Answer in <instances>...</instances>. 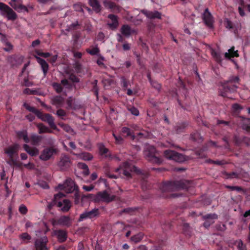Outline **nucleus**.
Here are the masks:
<instances>
[{"mask_svg": "<svg viewBox=\"0 0 250 250\" xmlns=\"http://www.w3.org/2000/svg\"><path fill=\"white\" fill-rule=\"evenodd\" d=\"M193 187V183L192 182L183 179L179 181L164 182L160 186V188L163 193V197L168 198L175 197L177 196L175 194H167V192L181 189L188 190Z\"/></svg>", "mask_w": 250, "mask_h": 250, "instance_id": "f257e3e1", "label": "nucleus"}, {"mask_svg": "<svg viewBox=\"0 0 250 250\" xmlns=\"http://www.w3.org/2000/svg\"><path fill=\"white\" fill-rule=\"evenodd\" d=\"M115 172L118 173L119 176L111 174L108 171H106L105 174L107 177L111 179H117L119 176L129 179L131 177V172H134L139 173L140 170L130 163L126 161L124 162L118 168H116Z\"/></svg>", "mask_w": 250, "mask_h": 250, "instance_id": "f03ea898", "label": "nucleus"}, {"mask_svg": "<svg viewBox=\"0 0 250 250\" xmlns=\"http://www.w3.org/2000/svg\"><path fill=\"white\" fill-rule=\"evenodd\" d=\"M240 79L238 76H231L222 84L220 95L224 97L230 98L229 94L235 93L238 88Z\"/></svg>", "mask_w": 250, "mask_h": 250, "instance_id": "7ed1b4c3", "label": "nucleus"}, {"mask_svg": "<svg viewBox=\"0 0 250 250\" xmlns=\"http://www.w3.org/2000/svg\"><path fill=\"white\" fill-rule=\"evenodd\" d=\"M23 105L27 110L34 113L42 121L47 122L52 129H57V126L54 123V118L52 115L48 113H43L35 107L30 106L26 103H24Z\"/></svg>", "mask_w": 250, "mask_h": 250, "instance_id": "20e7f679", "label": "nucleus"}, {"mask_svg": "<svg viewBox=\"0 0 250 250\" xmlns=\"http://www.w3.org/2000/svg\"><path fill=\"white\" fill-rule=\"evenodd\" d=\"M84 199L93 200L96 202L103 201L109 203L114 200L115 196H110L106 190H104L103 192H98L96 195L91 194L83 195L81 197L82 201Z\"/></svg>", "mask_w": 250, "mask_h": 250, "instance_id": "39448f33", "label": "nucleus"}, {"mask_svg": "<svg viewBox=\"0 0 250 250\" xmlns=\"http://www.w3.org/2000/svg\"><path fill=\"white\" fill-rule=\"evenodd\" d=\"M72 165V161L68 155L62 153L59 159L57 166L61 171H66Z\"/></svg>", "mask_w": 250, "mask_h": 250, "instance_id": "423d86ee", "label": "nucleus"}, {"mask_svg": "<svg viewBox=\"0 0 250 250\" xmlns=\"http://www.w3.org/2000/svg\"><path fill=\"white\" fill-rule=\"evenodd\" d=\"M100 215L99 208H94L89 211H85L80 214L78 219L79 222H82L86 219L95 220L98 218Z\"/></svg>", "mask_w": 250, "mask_h": 250, "instance_id": "0eeeda50", "label": "nucleus"}, {"mask_svg": "<svg viewBox=\"0 0 250 250\" xmlns=\"http://www.w3.org/2000/svg\"><path fill=\"white\" fill-rule=\"evenodd\" d=\"M9 4L18 12H29L34 8L33 5L25 6L23 5L22 0H11Z\"/></svg>", "mask_w": 250, "mask_h": 250, "instance_id": "6e6552de", "label": "nucleus"}, {"mask_svg": "<svg viewBox=\"0 0 250 250\" xmlns=\"http://www.w3.org/2000/svg\"><path fill=\"white\" fill-rule=\"evenodd\" d=\"M156 149L153 146H148L145 151V155L148 161L151 163L160 164L162 161L161 158L155 155Z\"/></svg>", "mask_w": 250, "mask_h": 250, "instance_id": "1a4fd4ad", "label": "nucleus"}, {"mask_svg": "<svg viewBox=\"0 0 250 250\" xmlns=\"http://www.w3.org/2000/svg\"><path fill=\"white\" fill-rule=\"evenodd\" d=\"M59 189L64 190L66 193H70L78 189V187L71 178L67 179L63 184L58 186Z\"/></svg>", "mask_w": 250, "mask_h": 250, "instance_id": "9d476101", "label": "nucleus"}, {"mask_svg": "<svg viewBox=\"0 0 250 250\" xmlns=\"http://www.w3.org/2000/svg\"><path fill=\"white\" fill-rule=\"evenodd\" d=\"M164 156L169 160H172L178 163H182L185 161V157L184 155L173 150H165L164 151Z\"/></svg>", "mask_w": 250, "mask_h": 250, "instance_id": "9b49d317", "label": "nucleus"}, {"mask_svg": "<svg viewBox=\"0 0 250 250\" xmlns=\"http://www.w3.org/2000/svg\"><path fill=\"white\" fill-rule=\"evenodd\" d=\"M58 152V149L53 147H45L42 151L39 158L42 161H48L51 158L53 155L57 154Z\"/></svg>", "mask_w": 250, "mask_h": 250, "instance_id": "f8f14e48", "label": "nucleus"}, {"mask_svg": "<svg viewBox=\"0 0 250 250\" xmlns=\"http://www.w3.org/2000/svg\"><path fill=\"white\" fill-rule=\"evenodd\" d=\"M47 243L48 239L45 236L37 239L35 242L36 250H48L46 246Z\"/></svg>", "mask_w": 250, "mask_h": 250, "instance_id": "ddd939ff", "label": "nucleus"}, {"mask_svg": "<svg viewBox=\"0 0 250 250\" xmlns=\"http://www.w3.org/2000/svg\"><path fill=\"white\" fill-rule=\"evenodd\" d=\"M203 218L205 220L203 226L206 228H208L214 223V220L217 219L218 216L215 213H210L204 215Z\"/></svg>", "mask_w": 250, "mask_h": 250, "instance_id": "4468645a", "label": "nucleus"}, {"mask_svg": "<svg viewBox=\"0 0 250 250\" xmlns=\"http://www.w3.org/2000/svg\"><path fill=\"white\" fill-rule=\"evenodd\" d=\"M224 24L227 28L233 29L235 31L238 30L241 28V23L236 20L234 21H231L228 19H226Z\"/></svg>", "mask_w": 250, "mask_h": 250, "instance_id": "2eb2a0df", "label": "nucleus"}, {"mask_svg": "<svg viewBox=\"0 0 250 250\" xmlns=\"http://www.w3.org/2000/svg\"><path fill=\"white\" fill-rule=\"evenodd\" d=\"M121 34L126 38H128L131 34H137V31L135 29H132L127 24H124L121 28Z\"/></svg>", "mask_w": 250, "mask_h": 250, "instance_id": "dca6fc26", "label": "nucleus"}, {"mask_svg": "<svg viewBox=\"0 0 250 250\" xmlns=\"http://www.w3.org/2000/svg\"><path fill=\"white\" fill-rule=\"evenodd\" d=\"M54 234L57 238L59 243L64 242L67 238V232L63 229H56L54 230Z\"/></svg>", "mask_w": 250, "mask_h": 250, "instance_id": "f3484780", "label": "nucleus"}, {"mask_svg": "<svg viewBox=\"0 0 250 250\" xmlns=\"http://www.w3.org/2000/svg\"><path fill=\"white\" fill-rule=\"evenodd\" d=\"M0 13L2 15L17 16L15 12L7 5L0 2Z\"/></svg>", "mask_w": 250, "mask_h": 250, "instance_id": "a211bd4d", "label": "nucleus"}, {"mask_svg": "<svg viewBox=\"0 0 250 250\" xmlns=\"http://www.w3.org/2000/svg\"><path fill=\"white\" fill-rule=\"evenodd\" d=\"M20 146L18 144H14L4 149V152L9 157H14L15 155H18Z\"/></svg>", "mask_w": 250, "mask_h": 250, "instance_id": "6ab92c4d", "label": "nucleus"}, {"mask_svg": "<svg viewBox=\"0 0 250 250\" xmlns=\"http://www.w3.org/2000/svg\"><path fill=\"white\" fill-rule=\"evenodd\" d=\"M56 204L57 206L61 208V211L63 212L69 211L71 207V203L68 199H63L62 201H59Z\"/></svg>", "mask_w": 250, "mask_h": 250, "instance_id": "aec40b11", "label": "nucleus"}, {"mask_svg": "<svg viewBox=\"0 0 250 250\" xmlns=\"http://www.w3.org/2000/svg\"><path fill=\"white\" fill-rule=\"evenodd\" d=\"M104 5L105 8L110 9L111 11L114 13H118L121 10V7L112 1L104 0Z\"/></svg>", "mask_w": 250, "mask_h": 250, "instance_id": "412c9836", "label": "nucleus"}, {"mask_svg": "<svg viewBox=\"0 0 250 250\" xmlns=\"http://www.w3.org/2000/svg\"><path fill=\"white\" fill-rule=\"evenodd\" d=\"M57 224L66 226L70 227L71 225L72 222L71 219L68 216L63 215L60 217L57 221Z\"/></svg>", "mask_w": 250, "mask_h": 250, "instance_id": "4be33fe9", "label": "nucleus"}, {"mask_svg": "<svg viewBox=\"0 0 250 250\" xmlns=\"http://www.w3.org/2000/svg\"><path fill=\"white\" fill-rule=\"evenodd\" d=\"M37 62L40 64L41 66L42 71L43 73V77H45L48 72L49 69V65L43 59L39 57H35Z\"/></svg>", "mask_w": 250, "mask_h": 250, "instance_id": "5701e85b", "label": "nucleus"}, {"mask_svg": "<svg viewBox=\"0 0 250 250\" xmlns=\"http://www.w3.org/2000/svg\"><path fill=\"white\" fill-rule=\"evenodd\" d=\"M148 18V29L150 31H153V30L155 31V28L157 27V24H155V22L157 21V20H159L161 19V17H147Z\"/></svg>", "mask_w": 250, "mask_h": 250, "instance_id": "b1692460", "label": "nucleus"}, {"mask_svg": "<svg viewBox=\"0 0 250 250\" xmlns=\"http://www.w3.org/2000/svg\"><path fill=\"white\" fill-rule=\"evenodd\" d=\"M188 125L187 122L177 123L174 126V131L177 134H180L185 132L186 127Z\"/></svg>", "mask_w": 250, "mask_h": 250, "instance_id": "393cba45", "label": "nucleus"}, {"mask_svg": "<svg viewBox=\"0 0 250 250\" xmlns=\"http://www.w3.org/2000/svg\"><path fill=\"white\" fill-rule=\"evenodd\" d=\"M24 150L30 156L34 157L38 155L39 154V150L36 147H32L27 144H24L23 145Z\"/></svg>", "mask_w": 250, "mask_h": 250, "instance_id": "a878e982", "label": "nucleus"}, {"mask_svg": "<svg viewBox=\"0 0 250 250\" xmlns=\"http://www.w3.org/2000/svg\"><path fill=\"white\" fill-rule=\"evenodd\" d=\"M109 20L107 21V25L112 30L116 29L119 25L118 17H108Z\"/></svg>", "mask_w": 250, "mask_h": 250, "instance_id": "bb28decb", "label": "nucleus"}, {"mask_svg": "<svg viewBox=\"0 0 250 250\" xmlns=\"http://www.w3.org/2000/svg\"><path fill=\"white\" fill-rule=\"evenodd\" d=\"M16 135L19 139H22L25 143L27 144L30 142V138L28 137V133L26 130L17 131Z\"/></svg>", "mask_w": 250, "mask_h": 250, "instance_id": "cd10ccee", "label": "nucleus"}, {"mask_svg": "<svg viewBox=\"0 0 250 250\" xmlns=\"http://www.w3.org/2000/svg\"><path fill=\"white\" fill-rule=\"evenodd\" d=\"M97 146L99 149V153L101 155H104L105 157L110 156V154H108L109 149L105 147V146L103 143H98Z\"/></svg>", "mask_w": 250, "mask_h": 250, "instance_id": "c85d7f7f", "label": "nucleus"}, {"mask_svg": "<svg viewBox=\"0 0 250 250\" xmlns=\"http://www.w3.org/2000/svg\"><path fill=\"white\" fill-rule=\"evenodd\" d=\"M88 2L96 13H98L101 11L102 7L98 0H88Z\"/></svg>", "mask_w": 250, "mask_h": 250, "instance_id": "c756f323", "label": "nucleus"}, {"mask_svg": "<svg viewBox=\"0 0 250 250\" xmlns=\"http://www.w3.org/2000/svg\"><path fill=\"white\" fill-rule=\"evenodd\" d=\"M64 98L61 96H56L52 100V104L55 105L57 108L62 106L64 102Z\"/></svg>", "mask_w": 250, "mask_h": 250, "instance_id": "7c9ffc66", "label": "nucleus"}, {"mask_svg": "<svg viewBox=\"0 0 250 250\" xmlns=\"http://www.w3.org/2000/svg\"><path fill=\"white\" fill-rule=\"evenodd\" d=\"M37 127L39 129V133L42 134L44 133H51L53 132L52 130L49 129L48 127L44 125L42 123H39L37 125Z\"/></svg>", "mask_w": 250, "mask_h": 250, "instance_id": "2f4dec72", "label": "nucleus"}, {"mask_svg": "<svg viewBox=\"0 0 250 250\" xmlns=\"http://www.w3.org/2000/svg\"><path fill=\"white\" fill-rule=\"evenodd\" d=\"M73 9L76 11L84 12L85 11H87L89 14H91L90 13L91 10L86 6H84L82 5L80 3L74 4L73 5Z\"/></svg>", "mask_w": 250, "mask_h": 250, "instance_id": "473e14b6", "label": "nucleus"}, {"mask_svg": "<svg viewBox=\"0 0 250 250\" xmlns=\"http://www.w3.org/2000/svg\"><path fill=\"white\" fill-rule=\"evenodd\" d=\"M121 134L125 136H130L132 140H134L136 136L133 134V132L127 127H123L121 129Z\"/></svg>", "mask_w": 250, "mask_h": 250, "instance_id": "72a5a7b5", "label": "nucleus"}, {"mask_svg": "<svg viewBox=\"0 0 250 250\" xmlns=\"http://www.w3.org/2000/svg\"><path fill=\"white\" fill-rule=\"evenodd\" d=\"M42 137L41 136L33 134L31 135L30 139L32 144L34 146L39 145V143L42 141Z\"/></svg>", "mask_w": 250, "mask_h": 250, "instance_id": "f704fd0d", "label": "nucleus"}, {"mask_svg": "<svg viewBox=\"0 0 250 250\" xmlns=\"http://www.w3.org/2000/svg\"><path fill=\"white\" fill-rule=\"evenodd\" d=\"M75 98L73 97H69L66 100V104L67 105V109H76L77 106L75 104Z\"/></svg>", "mask_w": 250, "mask_h": 250, "instance_id": "c9c22d12", "label": "nucleus"}, {"mask_svg": "<svg viewBox=\"0 0 250 250\" xmlns=\"http://www.w3.org/2000/svg\"><path fill=\"white\" fill-rule=\"evenodd\" d=\"M228 53H226L225 54V57L226 58H233V57H238L239 56V54L238 53V51H234V47H232L228 50Z\"/></svg>", "mask_w": 250, "mask_h": 250, "instance_id": "e433bc0d", "label": "nucleus"}, {"mask_svg": "<svg viewBox=\"0 0 250 250\" xmlns=\"http://www.w3.org/2000/svg\"><path fill=\"white\" fill-rule=\"evenodd\" d=\"M203 21L205 24L209 28L213 27V17H203Z\"/></svg>", "mask_w": 250, "mask_h": 250, "instance_id": "4c0bfd02", "label": "nucleus"}, {"mask_svg": "<svg viewBox=\"0 0 250 250\" xmlns=\"http://www.w3.org/2000/svg\"><path fill=\"white\" fill-rule=\"evenodd\" d=\"M144 237V234L142 232H139L137 234L132 236L130 239L135 243H137L140 242Z\"/></svg>", "mask_w": 250, "mask_h": 250, "instance_id": "58836bf2", "label": "nucleus"}, {"mask_svg": "<svg viewBox=\"0 0 250 250\" xmlns=\"http://www.w3.org/2000/svg\"><path fill=\"white\" fill-rule=\"evenodd\" d=\"M80 157L81 159L84 161H90L93 159V155L87 152H83L80 154Z\"/></svg>", "mask_w": 250, "mask_h": 250, "instance_id": "ea45409f", "label": "nucleus"}, {"mask_svg": "<svg viewBox=\"0 0 250 250\" xmlns=\"http://www.w3.org/2000/svg\"><path fill=\"white\" fill-rule=\"evenodd\" d=\"M211 55L217 62L219 63L221 62L222 58V56L219 52H217L214 50H212Z\"/></svg>", "mask_w": 250, "mask_h": 250, "instance_id": "a19ab883", "label": "nucleus"}, {"mask_svg": "<svg viewBox=\"0 0 250 250\" xmlns=\"http://www.w3.org/2000/svg\"><path fill=\"white\" fill-rule=\"evenodd\" d=\"M78 167L82 169H83V173L84 175H88L89 174V171L88 166L83 163H79L78 164Z\"/></svg>", "mask_w": 250, "mask_h": 250, "instance_id": "79ce46f5", "label": "nucleus"}, {"mask_svg": "<svg viewBox=\"0 0 250 250\" xmlns=\"http://www.w3.org/2000/svg\"><path fill=\"white\" fill-rule=\"evenodd\" d=\"M19 238L24 243H27L31 239V236L26 232L22 233L19 235Z\"/></svg>", "mask_w": 250, "mask_h": 250, "instance_id": "37998d69", "label": "nucleus"}, {"mask_svg": "<svg viewBox=\"0 0 250 250\" xmlns=\"http://www.w3.org/2000/svg\"><path fill=\"white\" fill-rule=\"evenodd\" d=\"M52 86L57 93H61L62 91L63 87L61 83H54L52 84Z\"/></svg>", "mask_w": 250, "mask_h": 250, "instance_id": "c03bdc74", "label": "nucleus"}, {"mask_svg": "<svg viewBox=\"0 0 250 250\" xmlns=\"http://www.w3.org/2000/svg\"><path fill=\"white\" fill-rule=\"evenodd\" d=\"M80 25L79 24L78 21L71 24L70 25L67 26L66 30L70 31L80 28Z\"/></svg>", "mask_w": 250, "mask_h": 250, "instance_id": "a18cd8bd", "label": "nucleus"}, {"mask_svg": "<svg viewBox=\"0 0 250 250\" xmlns=\"http://www.w3.org/2000/svg\"><path fill=\"white\" fill-rule=\"evenodd\" d=\"M190 139L194 141H197L201 140L200 134L198 131H195L191 133Z\"/></svg>", "mask_w": 250, "mask_h": 250, "instance_id": "49530a36", "label": "nucleus"}, {"mask_svg": "<svg viewBox=\"0 0 250 250\" xmlns=\"http://www.w3.org/2000/svg\"><path fill=\"white\" fill-rule=\"evenodd\" d=\"M142 13L145 16H161L159 12L158 11H155L154 13L150 11H148L146 10H143L142 11Z\"/></svg>", "mask_w": 250, "mask_h": 250, "instance_id": "de8ad7c7", "label": "nucleus"}, {"mask_svg": "<svg viewBox=\"0 0 250 250\" xmlns=\"http://www.w3.org/2000/svg\"><path fill=\"white\" fill-rule=\"evenodd\" d=\"M135 210L136 208H126L122 210L121 213H125L130 215H132L133 213L135 212Z\"/></svg>", "mask_w": 250, "mask_h": 250, "instance_id": "09e8293b", "label": "nucleus"}, {"mask_svg": "<svg viewBox=\"0 0 250 250\" xmlns=\"http://www.w3.org/2000/svg\"><path fill=\"white\" fill-rule=\"evenodd\" d=\"M121 83L123 87L125 89L127 88L129 84V82L125 77L123 76L121 78Z\"/></svg>", "mask_w": 250, "mask_h": 250, "instance_id": "8fccbe9b", "label": "nucleus"}, {"mask_svg": "<svg viewBox=\"0 0 250 250\" xmlns=\"http://www.w3.org/2000/svg\"><path fill=\"white\" fill-rule=\"evenodd\" d=\"M86 52L91 55H95L99 53L100 50L98 47H93L91 49H86Z\"/></svg>", "mask_w": 250, "mask_h": 250, "instance_id": "3c124183", "label": "nucleus"}, {"mask_svg": "<svg viewBox=\"0 0 250 250\" xmlns=\"http://www.w3.org/2000/svg\"><path fill=\"white\" fill-rule=\"evenodd\" d=\"M236 244L238 250H247L246 247L244 245L242 241L239 240L236 241Z\"/></svg>", "mask_w": 250, "mask_h": 250, "instance_id": "603ef678", "label": "nucleus"}, {"mask_svg": "<svg viewBox=\"0 0 250 250\" xmlns=\"http://www.w3.org/2000/svg\"><path fill=\"white\" fill-rule=\"evenodd\" d=\"M56 115L62 119H63V117L66 116V113L64 110L59 109L57 111Z\"/></svg>", "mask_w": 250, "mask_h": 250, "instance_id": "864d4df0", "label": "nucleus"}, {"mask_svg": "<svg viewBox=\"0 0 250 250\" xmlns=\"http://www.w3.org/2000/svg\"><path fill=\"white\" fill-rule=\"evenodd\" d=\"M74 199H75V204H78L80 203V200L81 198L80 194L79 193V191L78 190V189L74 191Z\"/></svg>", "mask_w": 250, "mask_h": 250, "instance_id": "5fc2aeb1", "label": "nucleus"}, {"mask_svg": "<svg viewBox=\"0 0 250 250\" xmlns=\"http://www.w3.org/2000/svg\"><path fill=\"white\" fill-rule=\"evenodd\" d=\"M130 18H127V20H129L132 22L135 25H139L142 22L141 19H135L136 17H129Z\"/></svg>", "mask_w": 250, "mask_h": 250, "instance_id": "6e6d98bb", "label": "nucleus"}, {"mask_svg": "<svg viewBox=\"0 0 250 250\" xmlns=\"http://www.w3.org/2000/svg\"><path fill=\"white\" fill-rule=\"evenodd\" d=\"M142 188L143 190H146L148 189L150 186L148 184V182L145 180H144L141 183Z\"/></svg>", "mask_w": 250, "mask_h": 250, "instance_id": "4d7b16f0", "label": "nucleus"}, {"mask_svg": "<svg viewBox=\"0 0 250 250\" xmlns=\"http://www.w3.org/2000/svg\"><path fill=\"white\" fill-rule=\"evenodd\" d=\"M150 83L151 86L153 87H154L155 89H157L158 91L160 90V89L161 88V85L159 83H158L157 82L153 80Z\"/></svg>", "mask_w": 250, "mask_h": 250, "instance_id": "13d9d810", "label": "nucleus"}, {"mask_svg": "<svg viewBox=\"0 0 250 250\" xmlns=\"http://www.w3.org/2000/svg\"><path fill=\"white\" fill-rule=\"evenodd\" d=\"M68 79L73 83H77L80 82L79 78L74 74H71L69 75Z\"/></svg>", "mask_w": 250, "mask_h": 250, "instance_id": "bf43d9fd", "label": "nucleus"}, {"mask_svg": "<svg viewBox=\"0 0 250 250\" xmlns=\"http://www.w3.org/2000/svg\"><path fill=\"white\" fill-rule=\"evenodd\" d=\"M19 210L21 214H25L27 213L28 209L25 205H21L19 207Z\"/></svg>", "mask_w": 250, "mask_h": 250, "instance_id": "052dcab7", "label": "nucleus"}, {"mask_svg": "<svg viewBox=\"0 0 250 250\" xmlns=\"http://www.w3.org/2000/svg\"><path fill=\"white\" fill-rule=\"evenodd\" d=\"M128 110L130 112V113L136 116H138L139 114V111L137 108L133 106L129 108H128Z\"/></svg>", "mask_w": 250, "mask_h": 250, "instance_id": "680f3d73", "label": "nucleus"}, {"mask_svg": "<svg viewBox=\"0 0 250 250\" xmlns=\"http://www.w3.org/2000/svg\"><path fill=\"white\" fill-rule=\"evenodd\" d=\"M37 91L36 90L30 89V88H26L23 90V93L25 94H36Z\"/></svg>", "mask_w": 250, "mask_h": 250, "instance_id": "e2e57ef3", "label": "nucleus"}, {"mask_svg": "<svg viewBox=\"0 0 250 250\" xmlns=\"http://www.w3.org/2000/svg\"><path fill=\"white\" fill-rule=\"evenodd\" d=\"M226 188L231 190H236L237 191H241L242 190V188L238 186H226Z\"/></svg>", "mask_w": 250, "mask_h": 250, "instance_id": "0e129e2a", "label": "nucleus"}, {"mask_svg": "<svg viewBox=\"0 0 250 250\" xmlns=\"http://www.w3.org/2000/svg\"><path fill=\"white\" fill-rule=\"evenodd\" d=\"M97 83H98V81L97 80H95L91 83V84L92 85V88L91 89L92 91L99 90V88L97 85Z\"/></svg>", "mask_w": 250, "mask_h": 250, "instance_id": "69168bd1", "label": "nucleus"}, {"mask_svg": "<svg viewBox=\"0 0 250 250\" xmlns=\"http://www.w3.org/2000/svg\"><path fill=\"white\" fill-rule=\"evenodd\" d=\"M104 34L103 32H99L97 36V40L98 41H104Z\"/></svg>", "mask_w": 250, "mask_h": 250, "instance_id": "338daca9", "label": "nucleus"}, {"mask_svg": "<svg viewBox=\"0 0 250 250\" xmlns=\"http://www.w3.org/2000/svg\"><path fill=\"white\" fill-rule=\"evenodd\" d=\"M61 85L62 84L64 86H67L68 88H70L72 86L71 84L69 83L67 79H63L61 81Z\"/></svg>", "mask_w": 250, "mask_h": 250, "instance_id": "774afa93", "label": "nucleus"}]
</instances>
